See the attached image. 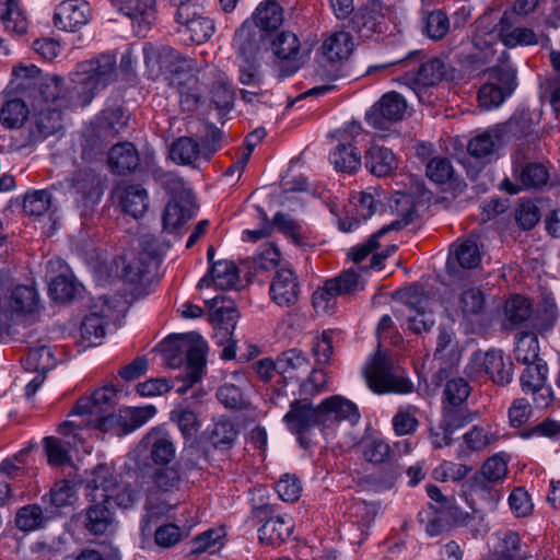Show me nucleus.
I'll return each instance as SVG.
<instances>
[{"label": "nucleus", "mask_w": 560, "mask_h": 560, "mask_svg": "<svg viewBox=\"0 0 560 560\" xmlns=\"http://www.w3.org/2000/svg\"><path fill=\"white\" fill-rule=\"evenodd\" d=\"M498 435L486 427L475 425L463 435V446L458 451L457 458L469 456V452H480L498 440Z\"/></svg>", "instance_id": "nucleus-42"}, {"label": "nucleus", "mask_w": 560, "mask_h": 560, "mask_svg": "<svg viewBox=\"0 0 560 560\" xmlns=\"http://www.w3.org/2000/svg\"><path fill=\"white\" fill-rule=\"evenodd\" d=\"M406 110V100L397 92H388L366 112L365 120L376 130L389 131L404 118Z\"/></svg>", "instance_id": "nucleus-12"}, {"label": "nucleus", "mask_w": 560, "mask_h": 560, "mask_svg": "<svg viewBox=\"0 0 560 560\" xmlns=\"http://www.w3.org/2000/svg\"><path fill=\"white\" fill-rule=\"evenodd\" d=\"M55 518V511L38 504H27L21 508L15 515L16 527L23 532H33L44 528Z\"/></svg>", "instance_id": "nucleus-34"}, {"label": "nucleus", "mask_w": 560, "mask_h": 560, "mask_svg": "<svg viewBox=\"0 0 560 560\" xmlns=\"http://www.w3.org/2000/svg\"><path fill=\"white\" fill-rule=\"evenodd\" d=\"M38 293L31 285H16L0 300V331L10 332L14 325L35 320L39 308Z\"/></svg>", "instance_id": "nucleus-3"}, {"label": "nucleus", "mask_w": 560, "mask_h": 560, "mask_svg": "<svg viewBox=\"0 0 560 560\" xmlns=\"http://www.w3.org/2000/svg\"><path fill=\"white\" fill-rule=\"evenodd\" d=\"M516 121L510 119L505 124L495 125L483 132L478 133L468 141V153L478 160L491 161L495 151L511 137H516Z\"/></svg>", "instance_id": "nucleus-10"}, {"label": "nucleus", "mask_w": 560, "mask_h": 560, "mask_svg": "<svg viewBox=\"0 0 560 560\" xmlns=\"http://www.w3.org/2000/svg\"><path fill=\"white\" fill-rule=\"evenodd\" d=\"M195 212L196 207L192 192L188 189H183L165 207L163 213L164 229L172 232L180 228L195 215Z\"/></svg>", "instance_id": "nucleus-25"}, {"label": "nucleus", "mask_w": 560, "mask_h": 560, "mask_svg": "<svg viewBox=\"0 0 560 560\" xmlns=\"http://www.w3.org/2000/svg\"><path fill=\"white\" fill-rule=\"evenodd\" d=\"M234 46L238 61L260 63L262 55L269 51V32L244 22L235 33Z\"/></svg>", "instance_id": "nucleus-11"}, {"label": "nucleus", "mask_w": 560, "mask_h": 560, "mask_svg": "<svg viewBox=\"0 0 560 560\" xmlns=\"http://www.w3.org/2000/svg\"><path fill=\"white\" fill-rule=\"evenodd\" d=\"M81 335L89 347L97 346L105 337V318L97 313L86 315L81 325Z\"/></svg>", "instance_id": "nucleus-58"}, {"label": "nucleus", "mask_w": 560, "mask_h": 560, "mask_svg": "<svg viewBox=\"0 0 560 560\" xmlns=\"http://www.w3.org/2000/svg\"><path fill=\"white\" fill-rule=\"evenodd\" d=\"M283 421L288 429L302 439L312 428L322 427L324 422L319 404L313 406L306 400L294 399L290 404L289 411L284 415Z\"/></svg>", "instance_id": "nucleus-15"}, {"label": "nucleus", "mask_w": 560, "mask_h": 560, "mask_svg": "<svg viewBox=\"0 0 560 560\" xmlns=\"http://www.w3.org/2000/svg\"><path fill=\"white\" fill-rule=\"evenodd\" d=\"M207 440L217 450H229L238 434L236 425L223 417L214 420L206 430Z\"/></svg>", "instance_id": "nucleus-39"}, {"label": "nucleus", "mask_w": 560, "mask_h": 560, "mask_svg": "<svg viewBox=\"0 0 560 560\" xmlns=\"http://www.w3.org/2000/svg\"><path fill=\"white\" fill-rule=\"evenodd\" d=\"M180 32L187 34L191 43L202 44L214 33V23L210 18L201 14L199 18L182 27Z\"/></svg>", "instance_id": "nucleus-57"}, {"label": "nucleus", "mask_w": 560, "mask_h": 560, "mask_svg": "<svg viewBox=\"0 0 560 560\" xmlns=\"http://www.w3.org/2000/svg\"><path fill=\"white\" fill-rule=\"evenodd\" d=\"M183 350L185 357L171 351L166 354V362L170 368H178L185 362V375L182 376L184 384L176 388V392L180 395L200 381L206 368L208 345L198 336L192 342L184 345Z\"/></svg>", "instance_id": "nucleus-6"}, {"label": "nucleus", "mask_w": 560, "mask_h": 560, "mask_svg": "<svg viewBox=\"0 0 560 560\" xmlns=\"http://www.w3.org/2000/svg\"><path fill=\"white\" fill-rule=\"evenodd\" d=\"M25 78L20 88L27 92L32 104L62 108L63 81L54 74H42L35 66L23 69Z\"/></svg>", "instance_id": "nucleus-5"}, {"label": "nucleus", "mask_w": 560, "mask_h": 560, "mask_svg": "<svg viewBox=\"0 0 560 560\" xmlns=\"http://www.w3.org/2000/svg\"><path fill=\"white\" fill-rule=\"evenodd\" d=\"M425 34L433 40H440L450 31V20L441 10L430 12L425 19Z\"/></svg>", "instance_id": "nucleus-63"}, {"label": "nucleus", "mask_w": 560, "mask_h": 560, "mask_svg": "<svg viewBox=\"0 0 560 560\" xmlns=\"http://www.w3.org/2000/svg\"><path fill=\"white\" fill-rule=\"evenodd\" d=\"M0 22L4 32L11 35H24L28 20L19 0H0Z\"/></svg>", "instance_id": "nucleus-31"}, {"label": "nucleus", "mask_w": 560, "mask_h": 560, "mask_svg": "<svg viewBox=\"0 0 560 560\" xmlns=\"http://www.w3.org/2000/svg\"><path fill=\"white\" fill-rule=\"evenodd\" d=\"M68 183L75 202L83 208L91 209L101 201L105 182L101 174L92 167L84 166L75 170Z\"/></svg>", "instance_id": "nucleus-9"}, {"label": "nucleus", "mask_w": 560, "mask_h": 560, "mask_svg": "<svg viewBox=\"0 0 560 560\" xmlns=\"http://www.w3.org/2000/svg\"><path fill=\"white\" fill-rule=\"evenodd\" d=\"M155 413L156 408L152 405L144 407H129L120 409L117 413H109L106 416L100 415L91 419L67 420L59 425L58 432L61 434H69L74 430L93 427L100 431L120 436L139 429Z\"/></svg>", "instance_id": "nucleus-2"}, {"label": "nucleus", "mask_w": 560, "mask_h": 560, "mask_svg": "<svg viewBox=\"0 0 560 560\" xmlns=\"http://www.w3.org/2000/svg\"><path fill=\"white\" fill-rule=\"evenodd\" d=\"M151 470L153 486L162 492H173L180 488L183 477L177 466L163 467Z\"/></svg>", "instance_id": "nucleus-51"}, {"label": "nucleus", "mask_w": 560, "mask_h": 560, "mask_svg": "<svg viewBox=\"0 0 560 560\" xmlns=\"http://www.w3.org/2000/svg\"><path fill=\"white\" fill-rule=\"evenodd\" d=\"M28 115L26 104L20 98L5 102L0 110V121L7 128H19Z\"/></svg>", "instance_id": "nucleus-52"}, {"label": "nucleus", "mask_w": 560, "mask_h": 560, "mask_svg": "<svg viewBox=\"0 0 560 560\" xmlns=\"http://www.w3.org/2000/svg\"><path fill=\"white\" fill-rule=\"evenodd\" d=\"M530 151L529 145H521L513 153V175L524 187L538 188L547 183L549 173L544 164L532 161Z\"/></svg>", "instance_id": "nucleus-14"}, {"label": "nucleus", "mask_w": 560, "mask_h": 560, "mask_svg": "<svg viewBox=\"0 0 560 560\" xmlns=\"http://www.w3.org/2000/svg\"><path fill=\"white\" fill-rule=\"evenodd\" d=\"M238 281V270L231 260H219L210 266L206 276L198 283L199 288L209 287L211 283L220 290L232 289Z\"/></svg>", "instance_id": "nucleus-30"}, {"label": "nucleus", "mask_w": 560, "mask_h": 560, "mask_svg": "<svg viewBox=\"0 0 560 560\" xmlns=\"http://www.w3.org/2000/svg\"><path fill=\"white\" fill-rule=\"evenodd\" d=\"M22 363L28 371L45 373L54 366L52 352L46 345L30 347Z\"/></svg>", "instance_id": "nucleus-50"}, {"label": "nucleus", "mask_w": 560, "mask_h": 560, "mask_svg": "<svg viewBox=\"0 0 560 560\" xmlns=\"http://www.w3.org/2000/svg\"><path fill=\"white\" fill-rule=\"evenodd\" d=\"M308 368V358L298 349L287 350L276 360V371L283 375L284 378H298L299 373L306 372Z\"/></svg>", "instance_id": "nucleus-40"}, {"label": "nucleus", "mask_w": 560, "mask_h": 560, "mask_svg": "<svg viewBox=\"0 0 560 560\" xmlns=\"http://www.w3.org/2000/svg\"><path fill=\"white\" fill-rule=\"evenodd\" d=\"M365 377L370 389L376 394H408L413 390L411 381L393 373L390 361L382 354L374 357L365 372Z\"/></svg>", "instance_id": "nucleus-8"}, {"label": "nucleus", "mask_w": 560, "mask_h": 560, "mask_svg": "<svg viewBox=\"0 0 560 560\" xmlns=\"http://www.w3.org/2000/svg\"><path fill=\"white\" fill-rule=\"evenodd\" d=\"M118 199L124 212L136 219L148 209V192L140 185L131 184L118 189Z\"/></svg>", "instance_id": "nucleus-37"}, {"label": "nucleus", "mask_w": 560, "mask_h": 560, "mask_svg": "<svg viewBox=\"0 0 560 560\" xmlns=\"http://www.w3.org/2000/svg\"><path fill=\"white\" fill-rule=\"evenodd\" d=\"M223 532L222 529H209L190 541V552L201 553L210 552L214 553L223 546Z\"/></svg>", "instance_id": "nucleus-59"}, {"label": "nucleus", "mask_w": 560, "mask_h": 560, "mask_svg": "<svg viewBox=\"0 0 560 560\" xmlns=\"http://www.w3.org/2000/svg\"><path fill=\"white\" fill-rule=\"evenodd\" d=\"M115 68L116 60L109 55L78 63L62 94L63 107L88 106L100 90L115 80Z\"/></svg>", "instance_id": "nucleus-1"}, {"label": "nucleus", "mask_w": 560, "mask_h": 560, "mask_svg": "<svg viewBox=\"0 0 560 560\" xmlns=\"http://www.w3.org/2000/svg\"><path fill=\"white\" fill-rule=\"evenodd\" d=\"M34 114L27 127L28 143L35 144L44 141L61 129V109L52 106L32 104Z\"/></svg>", "instance_id": "nucleus-17"}, {"label": "nucleus", "mask_w": 560, "mask_h": 560, "mask_svg": "<svg viewBox=\"0 0 560 560\" xmlns=\"http://www.w3.org/2000/svg\"><path fill=\"white\" fill-rule=\"evenodd\" d=\"M454 256L463 268H476L481 259L480 252L476 242L467 240L460 243L454 249Z\"/></svg>", "instance_id": "nucleus-64"}, {"label": "nucleus", "mask_w": 560, "mask_h": 560, "mask_svg": "<svg viewBox=\"0 0 560 560\" xmlns=\"http://www.w3.org/2000/svg\"><path fill=\"white\" fill-rule=\"evenodd\" d=\"M150 448V457L155 465H167L176 455L172 436L162 430H152L144 439Z\"/></svg>", "instance_id": "nucleus-33"}, {"label": "nucleus", "mask_w": 560, "mask_h": 560, "mask_svg": "<svg viewBox=\"0 0 560 560\" xmlns=\"http://www.w3.org/2000/svg\"><path fill=\"white\" fill-rule=\"evenodd\" d=\"M389 206L393 211L397 212V214L401 217V219L395 220L388 225L383 226L374 233L366 243L352 248L351 257L354 262H361L370 253L376 249L380 246L377 241L381 236L389 231H398L412 221L416 209L410 195L396 191L395 196L390 199Z\"/></svg>", "instance_id": "nucleus-7"}, {"label": "nucleus", "mask_w": 560, "mask_h": 560, "mask_svg": "<svg viewBox=\"0 0 560 560\" xmlns=\"http://www.w3.org/2000/svg\"><path fill=\"white\" fill-rule=\"evenodd\" d=\"M86 487L94 488V499L113 501L117 506L128 509L139 499V492L131 485L118 482L110 467L100 464L91 471Z\"/></svg>", "instance_id": "nucleus-4"}, {"label": "nucleus", "mask_w": 560, "mask_h": 560, "mask_svg": "<svg viewBox=\"0 0 560 560\" xmlns=\"http://www.w3.org/2000/svg\"><path fill=\"white\" fill-rule=\"evenodd\" d=\"M429 300L427 298H419L413 301L409 298L407 306L417 312V315L410 316L408 319V328L415 334L428 332L435 324L434 316L427 313Z\"/></svg>", "instance_id": "nucleus-47"}, {"label": "nucleus", "mask_w": 560, "mask_h": 560, "mask_svg": "<svg viewBox=\"0 0 560 560\" xmlns=\"http://www.w3.org/2000/svg\"><path fill=\"white\" fill-rule=\"evenodd\" d=\"M144 61L149 68L164 74H178L192 70L195 61L182 56L168 46L154 48L152 45L143 47Z\"/></svg>", "instance_id": "nucleus-13"}, {"label": "nucleus", "mask_w": 560, "mask_h": 560, "mask_svg": "<svg viewBox=\"0 0 560 560\" xmlns=\"http://www.w3.org/2000/svg\"><path fill=\"white\" fill-rule=\"evenodd\" d=\"M458 310L470 324H481L487 314V300L478 288H468L458 295Z\"/></svg>", "instance_id": "nucleus-28"}, {"label": "nucleus", "mask_w": 560, "mask_h": 560, "mask_svg": "<svg viewBox=\"0 0 560 560\" xmlns=\"http://www.w3.org/2000/svg\"><path fill=\"white\" fill-rule=\"evenodd\" d=\"M267 506L259 511L260 514H266L264 523L258 529L259 540L266 545L278 546L290 537L294 523L292 517L287 514L267 516Z\"/></svg>", "instance_id": "nucleus-26"}, {"label": "nucleus", "mask_w": 560, "mask_h": 560, "mask_svg": "<svg viewBox=\"0 0 560 560\" xmlns=\"http://www.w3.org/2000/svg\"><path fill=\"white\" fill-rule=\"evenodd\" d=\"M515 359L523 364H535L539 358L538 338L534 332L523 331L516 336Z\"/></svg>", "instance_id": "nucleus-48"}, {"label": "nucleus", "mask_w": 560, "mask_h": 560, "mask_svg": "<svg viewBox=\"0 0 560 560\" xmlns=\"http://www.w3.org/2000/svg\"><path fill=\"white\" fill-rule=\"evenodd\" d=\"M272 222L279 232L290 237L295 244H303L304 236L302 225L290 214L277 212L273 215Z\"/></svg>", "instance_id": "nucleus-61"}, {"label": "nucleus", "mask_w": 560, "mask_h": 560, "mask_svg": "<svg viewBox=\"0 0 560 560\" xmlns=\"http://www.w3.org/2000/svg\"><path fill=\"white\" fill-rule=\"evenodd\" d=\"M329 160L337 171L354 173L361 166V155L351 144H339L329 154Z\"/></svg>", "instance_id": "nucleus-46"}, {"label": "nucleus", "mask_w": 560, "mask_h": 560, "mask_svg": "<svg viewBox=\"0 0 560 560\" xmlns=\"http://www.w3.org/2000/svg\"><path fill=\"white\" fill-rule=\"evenodd\" d=\"M494 560H526L527 553L523 550L517 533L509 532L502 538Z\"/></svg>", "instance_id": "nucleus-56"}, {"label": "nucleus", "mask_w": 560, "mask_h": 560, "mask_svg": "<svg viewBox=\"0 0 560 560\" xmlns=\"http://www.w3.org/2000/svg\"><path fill=\"white\" fill-rule=\"evenodd\" d=\"M324 430L334 429L341 422L354 427L361 419L358 406L340 395L324 399L320 404Z\"/></svg>", "instance_id": "nucleus-18"}, {"label": "nucleus", "mask_w": 560, "mask_h": 560, "mask_svg": "<svg viewBox=\"0 0 560 560\" xmlns=\"http://www.w3.org/2000/svg\"><path fill=\"white\" fill-rule=\"evenodd\" d=\"M527 366L523 371L520 382L522 390L525 394H529V390L537 389L546 383L548 366L544 360L537 361L535 364H526Z\"/></svg>", "instance_id": "nucleus-55"}, {"label": "nucleus", "mask_w": 560, "mask_h": 560, "mask_svg": "<svg viewBox=\"0 0 560 560\" xmlns=\"http://www.w3.org/2000/svg\"><path fill=\"white\" fill-rule=\"evenodd\" d=\"M119 10L137 25L138 34L150 28L155 19V0H118Z\"/></svg>", "instance_id": "nucleus-32"}, {"label": "nucleus", "mask_w": 560, "mask_h": 560, "mask_svg": "<svg viewBox=\"0 0 560 560\" xmlns=\"http://www.w3.org/2000/svg\"><path fill=\"white\" fill-rule=\"evenodd\" d=\"M139 153L130 142L118 143L108 152V165L114 173L128 174L139 166Z\"/></svg>", "instance_id": "nucleus-35"}, {"label": "nucleus", "mask_w": 560, "mask_h": 560, "mask_svg": "<svg viewBox=\"0 0 560 560\" xmlns=\"http://www.w3.org/2000/svg\"><path fill=\"white\" fill-rule=\"evenodd\" d=\"M48 464L51 466H62L71 462L68 448L61 440L55 436H46L43 440Z\"/></svg>", "instance_id": "nucleus-62"}, {"label": "nucleus", "mask_w": 560, "mask_h": 560, "mask_svg": "<svg viewBox=\"0 0 560 560\" xmlns=\"http://www.w3.org/2000/svg\"><path fill=\"white\" fill-rule=\"evenodd\" d=\"M300 293L301 285L295 272L290 268L278 269L269 287L271 301L280 307H292L298 303Z\"/></svg>", "instance_id": "nucleus-22"}, {"label": "nucleus", "mask_w": 560, "mask_h": 560, "mask_svg": "<svg viewBox=\"0 0 560 560\" xmlns=\"http://www.w3.org/2000/svg\"><path fill=\"white\" fill-rule=\"evenodd\" d=\"M236 320L237 312L231 307H219L212 315L213 339L218 346L223 347L221 358L224 360H232L236 355V339L233 336Z\"/></svg>", "instance_id": "nucleus-21"}, {"label": "nucleus", "mask_w": 560, "mask_h": 560, "mask_svg": "<svg viewBox=\"0 0 560 560\" xmlns=\"http://www.w3.org/2000/svg\"><path fill=\"white\" fill-rule=\"evenodd\" d=\"M486 373L499 385H506L512 381L513 362L504 357L501 350H490L482 360Z\"/></svg>", "instance_id": "nucleus-36"}, {"label": "nucleus", "mask_w": 560, "mask_h": 560, "mask_svg": "<svg viewBox=\"0 0 560 560\" xmlns=\"http://www.w3.org/2000/svg\"><path fill=\"white\" fill-rule=\"evenodd\" d=\"M282 21V8L275 0H267L256 9L252 19L245 22H253L264 32L272 33Z\"/></svg>", "instance_id": "nucleus-45"}, {"label": "nucleus", "mask_w": 560, "mask_h": 560, "mask_svg": "<svg viewBox=\"0 0 560 560\" xmlns=\"http://www.w3.org/2000/svg\"><path fill=\"white\" fill-rule=\"evenodd\" d=\"M425 174L432 182L444 184L453 177L454 170L447 158L435 156L428 161Z\"/></svg>", "instance_id": "nucleus-60"}, {"label": "nucleus", "mask_w": 560, "mask_h": 560, "mask_svg": "<svg viewBox=\"0 0 560 560\" xmlns=\"http://www.w3.org/2000/svg\"><path fill=\"white\" fill-rule=\"evenodd\" d=\"M74 493L75 489L73 483L68 480H59L52 486L50 491L42 498V502L49 509H52L56 516L58 509L65 508L71 503Z\"/></svg>", "instance_id": "nucleus-49"}, {"label": "nucleus", "mask_w": 560, "mask_h": 560, "mask_svg": "<svg viewBox=\"0 0 560 560\" xmlns=\"http://www.w3.org/2000/svg\"><path fill=\"white\" fill-rule=\"evenodd\" d=\"M354 49L350 33L340 31L330 34L322 45L324 56L330 61L347 60Z\"/></svg>", "instance_id": "nucleus-38"}, {"label": "nucleus", "mask_w": 560, "mask_h": 560, "mask_svg": "<svg viewBox=\"0 0 560 560\" xmlns=\"http://www.w3.org/2000/svg\"><path fill=\"white\" fill-rule=\"evenodd\" d=\"M532 306L526 298L516 295L505 303L504 315L510 328H534Z\"/></svg>", "instance_id": "nucleus-41"}, {"label": "nucleus", "mask_w": 560, "mask_h": 560, "mask_svg": "<svg viewBox=\"0 0 560 560\" xmlns=\"http://www.w3.org/2000/svg\"><path fill=\"white\" fill-rule=\"evenodd\" d=\"M52 206V194L47 189L33 190L25 195L23 211L33 217L45 214Z\"/></svg>", "instance_id": "nucleus-54"}, {"label": "nucleus", "mask_w": 560, "mask_h": 560, "mask_svg": "<svg viewBox=\"0 0 560 560\" xmlns=\"http://www.w3.org/2000/svg\"><path fill=\"white\" fill-rule=\"evenodd\" d=\"M159 264V256L155 253L141 252L135 260L124 267V278L130 283H139L155 270Z\"/></svg>", "instance_id": "nucleus-43"}, {"label": "nucleus", "mask_w": 560, "mask_h": 560, "mask_svg": "<svg viewBox=\"0 0 560 560\" xmlns=\"http://www.w3.org/2000/svg\"><path fill=\"white\" fill-rule=\"evenodd\" d=\"M92 10L85 0H65L55 10L54 24L59 30L75 32L86 25Z\"/></svg>", "instance_id": "nucleus-23"}, {"label": "nucleus", "mask_w": 560, "mask_h": 560, "mask_svg": "<svg viewBox=\"0 0 560 560\" xmlns=\"http://www.w3.org/2000/svg\"><path fill=\"white\" fill-rule=\"evenodd\" d=\"M89 506L80 515L84 528L92 535L100 536L107 534L114 525V512L108 508L106 501L94 499V488L86 487Z\"/></svg>", "instance_id": "nucleus-19"}, {"label": "nucleus", "mask_w": 560, "mask_h": 560, "mask_svg": "<svg viewBox=\"0 0 560 560\" xmlns=\"http://www.w3.org/2000/svg\"><path fill=\"white\" fill-rule=\"evenodd\" d=\"M201 143L191 137L176 139L170 150L171 159L183 165H192L197 160L203 159Z\"/></svg>", "instance_id": "nucleus-44"}, {"label": "nucleus", "mask_w": 560, "mask_h": 560, "mask_svg": "<svg viewBox=\"0 0 560 560\" xmlns=\"http://www.w3.org/2000/svg\"><path fill=\"white\" fill-rule=\"evenodd\" d=\"M364 166L372 175L386 177L397 168L398 162L392 150L372 144L365 152Z\"/></svg>", "instance_id": "nucleus-29"}, {"label": "nucleus", "mask_w": 560, "mask_h": 560, "mask_svg": "<svg viewBox=\"0 0 560 560\" xmlns=\"http://www.w3.org/2000/svg\"><path fill=\"white\" fill-rule=\"evenodd\" d=\"M116 389L113 385H105L96 389L91 396L81 397L73 406L70 417L81 419H91L102 415L106 408L112 405Z\"/></svg>", "instance_id": "nucleus-24"}, {"label": "nucleus", "mask_w": 560, "mask_h": 560, "mask_svg": "<svg viewBox=\"0 0 560 560\" xmlns=\"http://www.w3.org/2000/svg\"><path fill=\"white\" fill-rule=\"evenodd\" d=\"M508 474V462L501 455L489 457L481 469L472 478L471 488L475 491H495V487Z\"/></svg>", "instance_id": "nucleus-27"}, {"label": "nucleus", "mask_w": 560, "mask_h": 560, "mask_svg": "<svg viewBox=\"0 0 560 560\" xmlns=\"http://www.w3.org/2000/svg\"><path fill=\"white\" fill-rule=\"evenodd\" d=\"M451 66L441 58H431L422 62L416 71H408L401 81L418 93L421 89L433 86L448 77Z\"/></svg>", "instance_id": "nucleus-20"}, {"label": "nucleus", "mask_w": 560, "mask_h": 560, "mask_svg": "<svg viewBox=\"0 0 560 560\" xmlns=\"http://www.w3.org/2000/svg\"><path fill=\"white\" fill-rule=\"evenodd\" d=\"M500 35L505 46L515 47L517 45H535L537 44V35L530 28L515 27L510 30L506 25V19L503 18L500 22Z\"/></svg>", "instance_id": "nucleus-53"}, {"label": "nucleus", "mask_w": 560, "mask_h": 560, "mask_svg": "<svg viewBox=\"0 0 560 560\" xmlns=\"http://www.w3.org/2000/svg\"><path fill=\"white\" fill-rule=\"evenodd\" d=\"M269 49L283 63L281 66V74L283 77L293 74L301 67L299 60L300 40L294 33L289 31H282L276 35L269 33Z\"/></svg>", "instance_id": "nucleus-16"}]
</instances>
